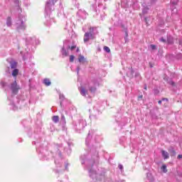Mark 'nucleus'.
Wrapping results in <instances>:
<instances>
[{
  "label": "nucleus",
  "mask_w": 182,
  "mask_h": 182,
  "mask_svg": "<svg viewBox=\"0 0 182 182\" xmlns=\"http://www.w3.org/2000/svg\"><path fill=\"white\" fill-rule=\"evenodd\" d=\"M90 32H86L84 35V42L85 43H87L88 41L93 40L96 38L95 36L94 31H96V27H90Z\"/></svg>",
  "instance_id": "f257e3e1"
},
{
  "label": "nucleus",
  "mask_w": 182,
  "mask_h": 182,
  "mask_svg": "<svg viewBox=\"0 0 182 182\" xmlns=\"http://www.w3.org/2000/svg\"><path fill=\"white\" fill-rule=\"evenodd\" d=\"M58 2V0H48L46 4V12H50L53 9L55 4Z\"/></svg>",
  "instance_id": "f03ea898"
},
{
  "label": "nucleus",
  "mask_w": 182,
  "mask_h": 182,
  "mask_svg": "<svg viewBox=\"0 0 182 182\" xmlns=\"http://www.w3.org/2000/svg\"><path fill=\"white\" fill-rule=\"evenodd\" d=\"M11 90L14 95L18 93V90H19V87H18V84H16V81H14V83L11 84Z\"/></svg>",
  "instance_id": "7ed1b4c3"
},
{
  "label": "nucleus",
  "mask_w": 182,
  "mask_h": 182,
  "mask_svg": "<svg viewBox=\"0 0 182 182\" xmlns=\"http://www.w3.org/2000/svg\"><path fill=\"white\" fill-rule=\"evenodd\" d=\"M16 26L18 28V29H25V23H23V21L21 19H19L16 23Z\"/></svg>",
  "instance_id": "20e7f679"
},
{
  "label": "nucleus",
  "mask_w": 182,
  "mask_h": 182,
  "mask_svg": "<svg viewBox=\"0 0 182 182\" xmlns=\"http://www.w3.org/2000/svg\"><path fill=\"white\" fill-rule=\"evenodd\" d=\"M79 90L82 96H86V95L87 94V90H86V89H85V87H81L80 88H79Z\"/></svg>",
  "instance_id": "39448f33"
},
{
  "label": "nucleus",
  "mask_w": 182,
  "mask_h": 182,
  "mask_svg": "<svg viewBox=\"0 0 182 182\" xmlns=\"http://www.w3.org/2000/svg\"><path fill=\"white\" fill-rule=\"evenodd\" d=\"M161 154H162V156L164 157V160H166L170 157L168 156V152H167L166 151L162 150Z\"/></svg>",
  "instance_id": "423d86ee"
},
{
  "label": "nucleus",
  "mask_w": 182,
  "mask_h": 182,
  "mask_svg": "<svg viewBox=\"0 0 182 182\" xmlns=\"http://www.w3.org/2000/svg\"><path fill=\"white\" fill-rule=\"evenodd\" d=\"M43 83L46 85V86H50V80L46 78L43 80Z\"/></svg>",
  "instance_id": "0eeeda50"
},
{
  "label": "nucleus",
  "mask_w": 182,
  "mask_h": 182,
  "mask_svg": "<svg viewBox=\"0 0 182 182\" xmlns=\"http://www.w3.org/2000/svg\"><path fill=\"white\" fill-rule=\"evenodd\" d=\"M78 60H79L80 63H85L86 62V59L82 55H80Z\"/></svg>",
  "instance_id": "6e6552de"
},
{
  "label": "nucleus",
  "mask_w": 182,
  "mask_h": 182,
  "mask_svg": "<svg viewBox=\"0 0 182 182\" xmlns=\"http://www.w3.org/2000/svg\"><path fill=\"white\" fill-rule=\"evenodd\" d=\"M52 119L54 123H58L59 122V116H53Z\"/></svg>",
  "instance_id": "1a4fd4ad"
},
{
  "label": "nucleus",
  "mask_w": 182,
  "mask_h": 182,
  "mask_svg": "<svg viewBox=\"0 0 182 182\" xmlns=\"http://www.w3.org/2000/svg\"><path fill=\"white\" fill-rule=\"evenodd\" d=\"M19 73V70L14 69L12 72V76H18V74Z\"/></svg>",
  "instance_id": "9d476101"
},
{
  "label": "nucleus",
  "mask_w": 182,
  "mask_h": 182,
  "mask_svg": "<svg viewBox=\"0 0 182 182\" xmlns=\"http://www.w3.org/2000/svg\"><path fill=\"white\" fill-rule=\"evenodd\" d=\"M61 53H62L63 56H68V55H69V53H68V51H66V50L63 48L62 49Z\"/></svg>",
  "instance_id": "9b49d317"
},
{
  "label": "nucleus",
  "mask_w": 182,
  "mask_h": 182,
  "mask_svg": "<svg viewBox=\"0 0 182 182\" xmlns=\"http://www.w3.org/2000/svg\"><path fill=\"white\" fill-rule=\"evenodd\" d=\"M6 25H7V26H11V25H12L11 21V17H9L7 18Z\"/></svg>",
  "instance_id": "f8f14e48"
},
{
  "label": "nucleus",
  "mask_w": 182,
  "mask_h": 182,
  "mask_svg": "<svg viewBox=\"0 0 182 182\" xmlns=\"http://www.w3.org/2000/svg\"><path fill=\"white\" fill-rule=\"evenodd\" d=\"M178 0H171V5H177Z\"/></svg>",
  "instance_id": "ddd939ff"
},
{
  "label": "nucleus",
  "mask_w": 182,
  "mask_h": 182,
  "mask_svg": "<svg viewBox=\"0 0 182 182\" xmlns=\"http://www.w3.org/2000/svg\"><path fill=\"white\" fill-rule=\"evenodd\" d=\"M161 169L163 170L164 173H167V166L166 165H163Z\"/></svg>",
  "instance_id": "4468645a"
},
{
  "label": "nucleus",
  "mask_w": 182,
  "mask_h": 182,
  "mask_svg": "<svg viewBox=\"0 0 182 182\" xmlns=\"http://www.w3.org/2000/svg\"><path fill=\"white\" fill-rule=\"evenodd\" d=\"M104 50H105V52H107V53H110V48L107 46L104 47Z\"/></svg>",
  "instance_id": "2eb2a0df"
},
{
  "label": "nucleus",
  "mask_w": 182,
  "mask_h": 182,
  "mask_svg": "<svg viewBox=\"0 0 182 182\" xmlns=\"http://www.w3.org/2000/svg\"><path fill=\"white\" fill-rule=\"evenodd\" d=\"M11 69H15L16 68V63L14 62L11 63Z\"/></svg>",
  "instance_id": "dca6fc26"
},
{
  "label": "nucleus",
  "mask_w": 182,
  "mask_h": 182,
  "mask_svg": "<svg viewBox=\"0 0 182 182\" xmlns=\"http://www.w3.org/2000/svg\"><path fill=\"white\" fill-rule=\"evenodd\" d=\"M90 92H91V93H95V92H96V87H90Z\"/></svg>",
  "instance_id": "f3484780"
},
{
  "label": "nucleus",
  "mask_w": 182,
  "mask_h": 182,
  "mask_svg": "<svg viewBox=\"0 0 182 182\" xmlns=\"http://www.w3.org/2000/svg\"><path fill=\"white\" fill-rule=\"evenodd\" d=\"M168 43H173V38L168 37Z\"/></svg>",
  "instance_id": "a211bd4d"
},
{
  "label": "nucleus",
  "mask_w": 182,
  "mask_h": 182,
  "mask_svg": "<svg viewBox=\"0 0 182 182\" xmlns=\"http://www.w3.org/2000/svg\"><path fill=\"white\" fill-rule=\"evenodd\" d=\"M75 60V56L74 55H70V62H73Z\"/></svg>",
  "instance_id": "6ab92c4d"
},
{
  "label": "nucleus",
  "mask_w": 182,
  "mask_h": 182,
  "mask_svg": "<svg viewBox=\"0 0 182 182\" xmlns=\"http://www.w3.org/2000/svg\"><path fill=\"white\" fill-rule=\"evenodd\" d=\"M0 85H1V86L2 87H5V85H6V84L5 83V82L1 81V82H0Z\"/></svg>",
  "instance_id": "aec40b11"
},
{
  "label": "nucleus",
  "mask_w": 182,
  "mask_h": 182,
  "mask_svg": "<svg viewBox=\"0 0 182 182\" xmlns=\"http://www.w3.org/2000/svg\"><path fill=\"white\" fill-rule=\"evenodd\" d=\"M92 174H96V171L90 170V176L91 177H92Z\"/></svg>",
  "instance_id": "412c9836"
},
{
  "label": "nucleus",
  "mask_w": 182,
  "mask_h": 182,
  "mask_svg": "<svg viewBox=\"0 0 182 182\" xmlns=\"http://www.w3.org/2000/svg\"><path fill=\"white\" fill-rule=\"evenodd\" d=\"M70 50H74V49H76V46H72L70 47Z\"/></svg>",
  "instance_id": "4be33fe9"
},
{
  "label": "nucleus",
  "mask_w": 182,
  "mask_h": 182,
  "mask_svg": "<svg viewBox=\"0 0 182 182\" xmlns=\"http://www.w3.org/2000/svg\"><path fill=\"white\" fill-rule=\"evenodd\" d=\"M150 48H151V49H152L153 50H154V49H156V46H154V45H151V46H150Z\"/></svg>",
  "instance_id": "5701e85b"
},
{
  "label": "nucleus",
  "mask_w": 182,
  "mask_h": 182,
  "mask_svg": "<svg viewBox=\"0 0 182 182\" xmlns=\"http://www.w3.org/2000/svg\"><path fill=\"white\" fill-rule=\"evenodd\" d=\"M119 170H123V165L118 166Z\"/></svg>",
  "instance_id": "b1692460"
},
{
  "label": "nucleus",
  "mask_w": 182,
  "mask_h": 182,
  "mask_svg": "<svg viewBox=\"0 0 182 182\" xmlns=\"http://www.w3.org/2000/svg\"><path fill=\"white\" fill-rule=\"evenodd\" d=\"M160 41H161V42H166V39H164V38H161L160 39Z\"/></svg>",
  "instance_id": "393cba45"
},
{
  "label": "nucleus",
  "mask_w": 182,
  "mask_h": 182,
  "mask_svg": "<svg viewBox=\"0 0 182 182\" xmlns=\"http://www.w3.org/2000/svg\"><path fill=\"white\" fill-rule=\"evenodd\" d=\"M178 159H182V155L179 154V155L178 156Z\"/></svg>",
  "instance_id": "a878e982"
},
{
  "label": "nucleus",
  "mask_w": 182,
  "mask_h": 182,
  "mask_svg": "<svg viewBox=\"0 0 182 182\" xmlns=\"http://www.w3.org/2000/svg\"><path fill=\"white\" fill-rule=\"evenodd\" d=\"M171 85H172V86H174V82L171 81Z\"/></svg>",
  "instance_id": "bb28decb"
},
{
  "label": "nucleus",
  "mask_w": 182,
  "mask_h": 182,
  "mask_svg": "<svg viewBox=\"0 0 182 182\" xmlns=\"http://www.w3.org/2000/svg\"><path fill=\"white\" fill-rule=\"evenodd\" d=\"M158 103H159V105H161V100H159V101L158 102Z\"/></svg>",
  "instance_id": "cd10ccee"
},
{
  "label": "nucleus",
  "mask_w": 182,
  "mask_h": 182,
  "mask_svg": "<svg viewBox=\"0 0 182 182\" xmlns=\"http://www.w3.org/2000/svg\"><path fill=\"white\" fill-rule=\"evenodd\" d=\"M144 90H147V86H145V87H144Z\"/></svg>",
  "instance_id": "c85d7f7f"
},
{
  "label": "nucleus",
  "mask_w": 182,
  "mask_h": 182,
  "mask_svg": "<svg viewBox=\"0 0 182 182\" xmlns=\"http://www.w3.org/2000/svg\"><path fill=\"white\" fill-rule=\"evenodd\" d=\"M62 119H65V116L64 115H62Z\"/></svg>",
  "instance_id": "c756f323"
},
{
  "label": "nucleus",
  "mask_w": 182,
  "mask_h": 182,
  "mask_svg": "<svg viewBox=\"0 0 182 182\" xmlns=\"http://www.w3.org/2000/svg\"><path fill=\"white\" fill-rule=\"evenodd\" d=\"M145 21H146V23H147V18H145Z\"/></svg>",
  "instance_id": "7c9ffc66"
},
{
  "label": "nucleus",
  "mask_w": 182,
  "mask_h": 182,
  "mask_svg": "<svg viewBox=\"0 0 182 182\" xmlns=\"http://www.w3.org/2000/svg\"><path fill=\"white\" fill-rule=\"evenodd\" d=\"M77 52H79V48L77 49Z\"/></svg>",
  "instance_id": "2f4dec72"
},
{
  "label": "nucleus",
  "mask_w": 182,
  "mask_h": 182,
  "mask_svg": "<svg viewBox=\"0 0 182 182\" xmlns=\"http://www.w3.org/2000/svg\"><path fill=\"white\" fill-rule=\"evenodd\" d=\"M163 100H167V99H164V98Z\"/></svg>",
  "instance_id": "473e14b6"
}]
</instances>
